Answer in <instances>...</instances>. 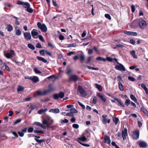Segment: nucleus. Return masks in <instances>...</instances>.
Returning <instances> with one entry per match:
<instances>
[{"label":"nucleus","instance_id":"393cba45","mask_svg":"<svg viewBox=\"0 0 148 148\" xmlns=\"http://www.w3.org/2000/svg\"><path fill=\"white\" fill-rule=\"evenodd\" d=\"M141 87L145 90V92L147 94H148V89L146 87L145 85L144 84H142L141 85Z\"/></svg>","mask_w":148,"mask_h":148},{"label":"nucleus","instance_id":"ea45409f","mask_svg":"<svg viewBox=\"0 0 148 148\" xmlns=\"http://www.w3.org/2000/svg\"><path fill=\"white\" fill-rule=\"evenodd\" d=\"M26 11L29 13H32L33 12V10L32 8L29 7L26 9Z\"/></svg>","mask_w":148,"mask_h":148},{"label":"nucleus","instance_id":"7c9ffc66","mask_svg":"<svg viewBox=\"0 0 148 148\" xmlns=\"http://www.w3.org/2000/svg\"><path fill=\"white\" fill-rule=\"evenodd\" d=\"M96 60H97L99 61H103V62H106V59L101 57H97L96 58Z\"/></svg>","mask_w":148,"mask_h":148},{"label":"nucleus","instance_id":"4be33fe9","mask_svg":"<svg viewBox=\"0 0 148 148\" xmlns=\"http://www.w3.org/2000/svg\"><path fill=\"white\" fill-rule=\"evenodd\" d=\"M49 112H53L55 113H58L60 112V110L58 108H55V109H51L49 110Z\"/></svg>","mask_w":148,"mask_h":148},{"label":"nucleus","instance_id":"3c124183","mask_svg":"<svg viewBox=\"0 0 148 148\" xmlns=\"http://www.w3.org/2000/svg\"><path fill=\"white\" fill-rule=\"evenodd\" d=\"M130 101L129 99H126L125 102V104L127 106H128L130 104Z\"/></svg>","mask_w":148,"mask_h":148},{"label":"nucleus","instance_id":"f704fd0d","mask_svg":"<svg viewBox=\"0 0 148 148\" xmlns=\"http://www.w3.org/2000/svg\"><path fill=\"white\" fill-rule=\"evenodd\" d=\"M24 90V88L21 86H18L17 89V91L18 92L22 91Z\"/></svg>","mask_w":148,"mask_h":148},{"label":"nucleus","instance_id":"4c0bfd02","mask_svg":"<svg viewBox=\"0 0 148 148\" xmlns=\"http://www.w3.org/2000/svg\"><path fill=\"white\" fill-rule=\"evenodd\" d=\"M113 119L114 122L115 123V124L116 125L118 121H119L118 118L115 117H113Z\"/></svg>","mask_w":148,"mask_h":148},{"label":"nucleus","instance_id":"6ab92c4d","mask_svg":"<svg viewBox=\"0 0 148 148\" xmlns=\"http://www.w3.org/2000/svg\"><path fill=\"white\" fill-rule=\"evenodd\" d=\"M34 124L35 125L41 127L44 129H46V126L44 125H43L42 123L40 122H36L34 123Z\"/></svg>","mask_w":148,"mask_h":148},{"label":"nucleus","instance_id":"bb28decb","mask_svg":"<svg viewBox=\"0 0 148 148\" xmlns=\"http://www.w3.org/2000/svg\"><path fill=\"white\" fill-rule=\"evenodd\" d=\"M48 88H49L48 90L50 91V92L54 91L55 89V88L53 87L52 84H50L48 86Z\"/></svg>","mask_w":148,"mask_h":148},{"label":"nucleus","instance_id":"bf43d9fd","mask_svg":"<svg viewBox=\"0 0 148 148\" xmlns=\"http://www.w3.org/2000/svg\"><path fill=\"white\" fill-rule=\"evenodd\" d=\"M40 54L42 56H44L45 55V50H42L40 51Z\"/></svg>","mask_w":148,"mask_h":148},{"label":"nucleus","instance_id":"2eb2a0df","mask_svg":"<svg viewBox=\"0 0 148 148\" xmlns=\"http://www.w3.org/2000/svg\"><path fill=\"white\" fill-rule=\"evenodd\" d=\"M124 33L126 34L130 35L132 36H136L137 35V33L135 32L125 31L124 32Z\"/></svg>","mask_w":148,"mask_h":148},{"label":"nucleus","instance_id":"2f4dec72","mask_svg":"<svg viewBox=\"0 0 148 148\" xmlns=\"http://www.w3.org/2000/svg\"><path fill=\"white\" fill-rule=\"evenodd\" d=\"M130 98L134 102L136 103L137 102V99L135 97V96L134 95H130Z\"/></svg>","mask_w":148,"mask_h":148},{"label":"nucleus","instance_id":"20e7f679","mask_svg":"<svg viewBox=\"0 0 148 148\" xmlns=\"http://www.w3.org/2000/svg\"><path fill=\"white\" fill-rule=\"evenodd\" d=\"M78 91L83 97H85L87 95L86 92L81 86H78Z\"/></svg>","mask_w":148,"mask_h":148},{"label":"nucleus","instance_id":"7ed1b4c3","mask_svg":"<svg viewBox=\"0 0 148 148\" xmlns=\"http://www.w3.org/2000/svg\"><path fill=\"white\" fill-rule=\"evenodd\" d=\"M64 96V93L62 92H60L59 94L56 93L53 95V98L56 100L58 99L59 98L62 99Z\"/></svg>","mask_w":148,"mask_h":148},{"label":"nucleus","instance_id":"49530a36","mask_svg":"<svg viewBox=\"0 0 148 148\" xmlns=\"http://www.w3.org/2000/svg\"><path fill=\"white\" fill-rule=\"evenodd\" d=\"M128 79L132 82H134L135 81V79L132 76H130L128 77Z\"/></svg>","mask_w":148,"mask_h":148},{"label":"nucleus","instance_id":"cd10ccee","mask_svg":"<svg viewBox=\"0 0 148 148\" xmlns=\"http://www.w3.org/2000/svg\"><path fill=\"white\" fill-rule=\"evenodd\" d=\"M38 128H35V129L34 130V132L36 133H40L42 134H44L45 133L43 131L39 130H38Z\"/></svg>","mask_w":148,"mask_h":148},{"label":"nucleus","instance_id":"c03bdc74","mask_svg":"<svg viewBox=\"0 0 148 148\" xmlns=\"http://www.w3.org/2000/svg\"><path fill=\"white\" fill-rule=\"evenodd\" d=\"M60 122L62 123H67L69 122V120L66 119H64V120L62 119L60 120Z\"/></svg>","mask_w":148,"mask_h":148},{"label":"nucleus","instance_id":"0e129e2a","mask_svg":"<svg viewBox=\"0 0 148 148\" xmlns=\"http://www.w3.org/2000/svg\"><path fill=\"white\" fill-rule=\"evenodd\" d=\"M45 53H46V54L48 55H49V56H52V54L49 51H48L47 50H45Z\"/></svg>","mask_w":148,"mask_h":148},{"label":"nucleus","instance_id":"5fc2aeb1","mask_svg":"<svg viewBox=\"0 0 148 148\" xmlns=\"http://www.w3.org/2000/svg\"><path fill=\"white\" fill-rule=\"evenodd\" d=\"M111 144L113 146H115L116 148H120L114 142H112Z\"/></svg>","mask_w":148,"mask_h":148},{"label":"nucleus","instance_id":"603ef678","mask_svg":"<svg viewBox=\"0 0 148 148\" xmlns=\"http://www.w3.org/2000/svg\"><path fill=\"white\" fill-rule=\"evenodd\" d=\"M18 134L21 137H23L24 135V133H23V132L21 131H18L17 132Z\"/></svg>","mask_w":148,"mask_h":148},{"label":"nucleus","instance_id":"4d7b16f0","mask_svg":"<svg viewBox=\"0 0 148 148\" xmlns=\"http://www.w3.org/2000/svg\"><path fill=\"white\" fill-rule=\"evenodd\" d=\"M143 111L146 116H148V111L146 109H143Z\"/></svg>","mask_w":148,"mask_h":148},{"label":"nucleus","instance_id":"f3484780","mask_svg":"<svg viewBox=\"0 0 148 148\" xmlns=\"http://www.w3.org/2000/svg\"><path fill=\"white\" fill-rule=\"evenodd\" d=\"M139 146L141 147H146L147 146V144L146 142L144 141H142L139 143Z\"/></svg>","mask_w":148,"mask_h":148},{"label":"nucleus","instance_id":"8fccbe9b","mask_svg":"<svg viewBox=\"0 0 148 148\" xmlns=\"http://www.w3.org/2000/svg\"><path fill=\"white\" fill-rule=\"evenodd\" d=\"M22 119H19L16 120L14 122V124L15 125L18 123L20 122L21 121Z\"/></svg>","mask_w":148,"mask_h":148},{"label":"nucleus","instance_id":"423d86ee","mask_svg":"<svg viewBox=\"0 0 148 148\" xmlns=\"http://www.w3.org/2000/svg\"><path fill=\"white\" fill-rule=\"evenodd\" d=\"M115 68L116 69L120 71H125V70L124 66L122 64L120 63H118V64L115 66Z\"/></svg>","mask_w":148,"mask_h":148},{"label":"nucleus","instance_id":"0eeeda50","mask_svg":"<svg viewBox=\"0 0 148 148\" xmlns=\"http://www.w3.org/2000/svg\"><path fill=\"white\" fill-rule=\"evenodd\" d=\"M138 25L141 29H144L147 25L146 22L143 19L139 21Z\"/></svg>","mask_w":148,"mask_h":148},{"label":"nucleus","instance_id":"72a5a7b5","mask_svg":"<svg viewBox=\"0 0 148 148\" xmlns=\"http://www.w3.org/2000/svg\"><path fill=\"white\" fill-rule=\"evenodd\" d=\"M70 112L73 113V114L74 113L76 114L78 113L77 111L75 109V108H72L70 109Z\"/></svg>","mask_w":148,"mask_h":148},{"label":"nucleus","instance_id":"f257e3e1","mask_svg":"<svg viewBox=\"0 0 148 148\" xmlns=\"http://www.w3.org/2000/svg\"><path fill=\"white\" fill-rule=\"evenodd\" d=\"M37 24L39 29L42 32H45L47 31V27L45 24H42L40 22H38Z\"/></svg>","mask_w":148,"mask_h":148},{"label":"nucleus","instance_id":"09e8293b","mask_svg":"<svg viewBox=\"0 0 148 148\" xmlns=\"http://www.w3.org/2000/svg\"><path fill=\"white\" fill-rule=\"evenodd\" d=\"M38 37L39 39L42 42H45V40L43 37V36L41 35H38Z\"/></svg>","mask_w":148,"mask_h":148},{"label":"nucleus","instance_id":"1a4fd4ad","mask_svg":"<svg viewBox=\"0 0 148 148\" xmlns=\"http://www.w3.org/2000/svg\"><path fill=\"white\" fill-rule=\"evenodd\" d=\"M79 77L75 75H72L69 77V79L73 82H75L79 80Z\"/></svg>","mask_w":148,"mask_h":148},{"label":"nucleus","instance_id":"774afa93","mask_svg":"<svg viewBox=\"0 0 148 148\" xmlns=\"http://www.w3.org/2000/svg\"><path fill=\"white\" fill-rule=\"evenodd\" d=\"M77 45L76 43L71 44L69 45V47H75Z\"/></svg>","mask_w":148,"mask_h":148},{"label":"nucleus","instance_id":"b1692460","mask_svg":"<svg viewBox=\"0 0 148 148\" xmlns=\"http://www.w3.org/2000/svg\"><path fill=\"white\" fill-rule=\"evenodd\" d=\"M6 29H7V31L8 32H11L13 29V27L10 24H8L7 25Z\"/></svg>","mask_w":148,"mask_h":148},{"label":"nucleus","instance_id":"39448f33","mask_svg":"<svg viewBox=\"0 0 148 148\" xmlns=\"http://www.w3.org/2000/svg\"><path fill=\"white\" fill-rule=\"evenodd\" d=\"M139 131L138 130L134 131L132 135L133 138L135 140L138 139L139 138Z\"/></svg>","mask_w":148,"mask_h":148},{"label":"nucleus","instance_id":"e433bc0d","mask_svg":"<svg viewBox=\"0 0 148 148\" xmlns=\"http://www.w3.org/2000/svg\"><path fill=\"white\" fill-rule=\"evenodd\" d=\"M28 47L30 49L32 50H34L35 49L34 46L32 44L29 43L27 45Z\"/></svg>","mask_w":148,"mask_h":148},{"label":"nucleus","instance_id":"ddd939ff","mask_svg":"<svg viewBox=\"0 0 148 148\" xmlns=\"http://www.w3.org/2000/svg\"><path fill=\"white\" fill-rule=\"evenodd\" d=\"M42 123L43 125H44L46 127H49L51 125V124L49 121L46 119H44L42 121Z\"/></svg>","mask_w":148,"mask_h":148},{"label":"nucleus","instance_id":"58836bf2","mask_svg":"<svg viewBox=\"0 0 148 148\" xmlns=\"http://www.w3.org/2000/svg\"><path fill=\"white\" fill-rule=\"evenodd\" d=\"M34 71L36 74H41L42 73L41 71L39 70L36 68H35L34 69Z\"/></svg>","mask_w":148,"mask_h":148},{"label":"nucleus","instance_id":"f03ea898","mask_svg":"<svg viewBox=\"0 0 148 148\" xmlns=\"http://www.w3.org/2000/svg\"><path fill=\"white\" fill-rule=\"evenodd\" d=\"M16 4L22 5L24 8L26 9L30 6V4L28 2H24L20 0H18Z\"/></svg>","mask_w":148,"mask_h":148},{"label":"nucleus","instance_id":"de8ad7c7","mask_svg":"<svg viewBox=\"0 0 148 148\" xmlns=\"http://www.w3.org/2000/svg\"><path fill=\"white\" fill-rule=\"evenodd\" d=\"M105 16L106 18L108 19L109 20H110L111 19V17L110 15L109 14H105Z\"/></svg>","mask_w":148,"mask_h":148},{"label":"nucleus","instance_id":"473e14b6","mask_svg":"<svg viewBox=\"0 0 148 148\" xmlns=\"http://www.w3.org/2000/svg\"><path fill=\"white\" fill-rule=\"evenodd\" d=\"M47 109H41L39 110L38 112V113L39 114H41L43 112L47 111Z\"/></svg>","mask_w":148,"mask_h":148},{"label":"nucleus","instance_id":"4468645a","mask_svg":"<svg viewBox=\"0 0 148 148\" xmlns=\"http://www.w3.org/2000/svg\"><path fill=\"white\" fill-rule=\"evenodd\" d=\"M15 33L16 35L20 36L21 34V32L18 27H15Z\"/></svg>","mask_w":148,"mask_h":148},{"label":"nucleus","instance_id":"9d476101","mask_svg":"<svg viewBox=\"0 0 148 148\" xmlns=\"http://www.w3.org/2000/svg\"><path fill=\"white\" fill-rule=\"evenodd\" d=\"M127 131V130L126 128H124L122 131V137L123 138V140H126V136H127L128 135Z\"/></svg>","mask_w":148,"mask_h":148},{"label":"nucleus","instance_id":"9b49d317","mask_svg":"<svg viewBox=\"0 0 148 148\" xmlns=\"http://www.w3.org/2000/svg\"><path fill=\"white\" fill-rule=\"evenodd\" d=\"M24 36L25 38L27 40H30L31 39V36L30 33L29 32H25L24 33Z\"/></svg>","mask_w":148,"mask_h":148},{"label":"nucleus","instance_id":"052dcab7","mask_svg":"<svg viewBox=\"0 0 148 148\" xmlns=\"http://www.w3.org/2000/svg\"><path fill=\"white\" fill-rule=\"evenodd\" d=\"M131 8L132 9V12H134L135 11V6L134 5H132L131 6Z\"/></svg>","mask_w":148,"mask_h":148},{"label":"nucleus","instance_id":"338daca9","mask_svg":"<svg viewBox=\"0 0 148 148\" xmlns=\"http://www.w3.org/2000/svg\"><path fill=\"white\" fill-rule=\"evenodd\" d=\"M97 102V98L95 97H94L93 99V103L95 104Z\"/></svg>","mask_w":148,"mask_h":148},{"label":"nucleus","instance_id":"dca6fc26","mask_svg":"<svg viewBox=\"0 0 148 148\" xmlns=\"http://www.w3.org/2000/svg\"><path fill=\"white\" fill-rule=\"evenodd\" d=\"M104 140L105 143H107L108 144H110L111 143V140L110 138L107 135L105 136Z\"/></svg>","mask_w":148,"mask_h":148},{"label":"nucleus","instance_id":"6e6d98bb","mask_svg":"<svg viewBox=\"0 0 148 148\" xmlns=\"http://www.w3.org/2000/svg\"><path fill=\"white\" fill-rule=\"evenodd\" d=\"M78 142L81 145H82L85 146V147H88L90 146V145L88 144H84L83 143L81 142H80V141H78Z\"/></svg>","mask_w":148,"mask_h":148},{"label":"nucleus","instance_id":"79ce46f5","mask_svg":"<svg viewBox=\"0 0 148 148\" xmlns=\"http://www.w3.org/2000/svg\"><path fill=\"white\" fill-rule=\"evenodd\" d=\"M36 93L38 96L44 95L43 92L40 90L37 91Z\"/></svg>","mask_w":148,"mask_h":148},{"label":"nucleus","instance_id":"f8f14e48","mask_svg":"<svg viewBox=\"0 0 148 148\" xmlns=\"http://www.w3.org/2000/svg\"><path fill=\"white\" fill-rule=\"evenodd\" d=\"M97 95L102 101L105 102L106 101V98L101 93H97Z\"/></svg>","mask_w":148,"mask_h":148},{"label":"nucleus","instance_id":"c756f323","mask_svg":"<svg viewBox=\"0 0 148 148\" xmlns=\"http://www.w3.org/2000/svg\"><path fill=\"white\" fill-rule=\"evenodd\" d=\"M130 53L132 56L133 57L134 59H137V56L135 54V51H132L130 52Z\"/></svg>","mask_w":148,"mask_h":148},{"label":"nucleus","instance_id":"412c9836","mask_svg":"<svg viewBox=\"0 0 148 148\" xmlns=\"http://www.w3.org/2000/svg\"><path fill=\"white\" fill-rule=\"evenodd\" d=\"M118 81L119 87V89L121 91H124L123 86V84H122L121 81H120L119 79H118Z\"/></svg>","mask_w":148,"mask_h":148},{"label":"nucleus","instance_id":"864d4df0","mask_svg":"<svg viewBox=\"0 0 148 148\" xmlns=\"http://www.w3.org/2000/svg\"><path fill=\"white\" fill-rule=\"evenodd\" d=\"M5 56L8 58H10L12 57V55L10 54L9 53H7L6 54H4Z\"/></svg>","mask_w":148,"mask_h":148},{"label":"nucleus","instance_id":"680f3d73","mask_svg":"<svg viewBox=\"0 0 148 148\" xmlns=\"http://www.w3.org/2000/svg\"><path fill=\"white\" fill-rule=\"evenodd\" d=\"M50 92V91H49L48 89L47 90H45L43 92L44 95H45Z\"/></svg>","mask_w":148,"mask_h":148},{"label":"nucleus","instance_id":"37998d69","mask_svg":"<svg viewBox=\"0 0 148 148\" xmlns=\"http://www.w3.org/2000/svg\"><path fill=\"white\" fill-rule=\"evenodd\" d=\"M34 131V128L32 127H29L27 129V131L28 133H32Z\"/></svg>","mask_w":148,"mask_h":148},{"label":"nucleus","instance_id":"a878e982","mask_svg":"<svg viewBox=\"0 0 148 148\" xmlns=\"http://www.w3.org/2000/svg\"><path fill=\"white\" fill-rule=\"evenodd\" d=\"M78 140H79L78 141L81 142V141H85L87 140V139L86 137L85 136L80 137L78 138Z\"/></svg>","mask_w":148,"mask_h":148},{"label":"nucleus","instance_id":"a19ab883","mask_svg":"<svg viewBox=\"0 0 148 148\" xmlns=\"http://www.w3.org/2000/svg\"><path fill=\"white\" fill-rule=\"evenodd\" d=\"M81 62L82 63L85 59V57L84 55L82 54L80 56Z\"/></svg>","mask_w":148,"mask_h":148},{"label":"nucleus","instance_id":"69168bd1","mask_svg":"<svg viewBox=\"0 0 148 148\" xmlns=\"http://www.w3.org/2000/svg\"><path fill=\"white\" fill-rule=\"evenodd\" d=\"M32 97H29L27 98H25L23 99V100L25 101H29L31 100Z\"/></svg>","mask_w":148,"mask_h":148},{"label":"nucleus","instance_id":"a18cd8bd","mask_svg":"<svg viewBox=\"0 0 148 148\" xmlns=\"http://www.w3.org/2000/svg\"><path fill=\"white\" fill-rule=\"evenodd\" d=\"M3 64L5 66V69L8 71H10V69L9 68V67L7 66L6 63H4Z\"/></svg>","mask_w":148,"mask_h":148},{"label":"nucleus","instance_id":"e2e57ef3","mask_svg":"<svg viewBox=\"0 0 148 148\" xmlns=\"http://www.w3.org/2000/svg\"><path fill=\"white\" fill-rule=\"evenodd\" d=\"M79 105L83 109H84L85 108V106L83 105L82 103H80L79 101L78 102Z\"/></svg>","mask_w":148,"mask_h":148},{"label":"nucleus","instance_id":"13d9d810","mask_svg":"<svg viewBox=\"0 0 148 148\" xmlns=\"http://www.w3.org/2000/svg\"><path fill=\"white\" fill-rule=\"evenodd\" d=\"M73 127L75 129H77L79 127V125L77 124H74L73 125Z\"/></svg>","mask_w":148,"mask_h":148},{"label":"nucleus","instance_id":"5701e85b","mask_svg":"<svg viewBox=\"0 0 148 148\" xmlns=\"http://www.w3.org/2000/svg\"><path fill=\"white\" fill-rule=\"evenodd\" d=\"M36 58L38 60L41 61L45 63H46L47 62L46 60L42 57L37 56L36 57Z\"/></svg>","mask_w":148,"mask_h":148},{"label":"nucleus","instance_id":"c85d7f7f","mask_svg":"<svg viewBox=\"0 0 148 148\" xmlns=\"http://www.w3.org/2000/svg\"><path fill=\"white\" fill-rule=\"evenodd\" d=\"M95 85L96 88H97L99 91H102V87L101 85L97 84H95Z\"/></svg>","mask_w":148,"mask_h":148},{"label":"nucleus","instance_id":"c9c22d12","mask_svg":"<svg viewBox=\"0 0 148 148\" xmlns=\"http://www.w3.org/2000/svg\"><path fill=\"white\" fill-rule=\"evenodd\" d=\"M34 139L36 140V141L38 142V143L40 144L42 142H44L45 141V140L44 139L39 140L36 138H34Z\"/></svg>","mask_w":148,"mask_h":148},{"label":"nucleus","instance_id":"a211bd4d","mask_svg":"<svg viewBox=\"0 0 148 148\" xmlns=\"http://www.w3.org/2000/svg\"><path fill=\"white\" fill-rule=\"evenodd\" d=\"M31 80L34 83H36L39 81V78L36 76H34L32 77Z\"/></svg>","mask_w":148,"mask_h":148},{"label":"nucleus","instance_id":"6e6552de","mask_svg":"<svg viewBox=\"0 0 148 148\" xmlns=\"http://www.w3.org/2000/svg\"><path fill=\"white\" fill-rule=\"evenodd\" d=\"M38 30L34 29L31 32V34L33 38H34L36 39L38 38V34L37 31Z\"/></svg>","mask_w":148,"mask_h":148},{"label":"nucleus","instance_id":"aec40b11","mask_svg":"<svg viewBox=\"0 0 148 148\" xmlns=\"http://www.w3.org/2000/svg\"><path fill=\"white\" fill-rule=\"evenodd\" d=\"M115 100L116 101L119 105L123 107H125V105L123 103H122L121 100L117 98H114Z\"/></svg>","mask_w":148,"mask_h":148}]
</instances>
